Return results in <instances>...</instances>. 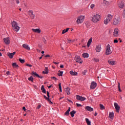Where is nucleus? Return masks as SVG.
I'll return each mask as SVG.
<instances>
[{"mask_svg": "<svg viewBox=\"0 0 125 125\" xmlns=\"http://www.w3.org/2000/svg\"><path fill=\"white\" fill-rule=\"evenodd\" d=\"M13 30H14L16 32H18L20 30V27L18 26V23L15 21L11 22Z\"/></svg>", "mask_w": 125, "mask_h": 125, "instance_id": "1", "label": "nucleus"}, {"mask_svg": "<svg viewBox=\"0 0 125 125\" xmlns=\"http://www.w3.org/2000/svg\"><path fill=\"white\" fill-rule=\"evenodd\" d=\"M113 19V16L111 14H108L104 19V24L107 25L109 22L111 21V20Z\"/></svg>", "mask_w": 125, "mask_h": 125, "instance_id": "2", "label": "nucleus"}, {"mask_svg": "<svg viewBox=\"0 0 125 125\" xmlns=\"http://www.w3.org/2000/svg\"><path fill=\"white\" fill-rule=\"evenodd\" d=\"M101 19V16L99 14H96L92 17V21L94 23H97Z\"/></svg>", "mask_w": 125, "mask_h": 125, "instance_id": "3", "label": "nucleus"}, {"mask_svg": "<svg viewBox=\"0 0 125 125\" xmlns=\"http://www.w3.org/2000/svg\"><path fill=\"white\" fill-rule=\"evenodd\" d=\"M112 24L114 26H118L121 24V18L120 17H116L113 19Z\"/></svg>", "mask_w": 125, "mask_h": 125, "instance_id": "4", "label": "nucleus"}, {"mask_svg": "<svg viewBox=\"0 0 125 125\" xmlns=\"http://www.w3.org/2000/svg\"><path fill=\"white\" fill-rule=\"evenodd\" d=\"M113 51L111 50V46L110 44H108L106 46V50H105V55H110L112 54Z\"/></svg>", "mask_w": 125, "mask_h": 125, "instance_id": "5", "label": "nucleus"}, {"mask_svg": "<svg viewBox=\"0 0 125 125\" xmlns=\"http://www.w3.org/2000/svg\"><path fill=\"white\" fill-rule=\"evenodd\" d=\"M83 21H84V16H80L77 18L76 23L77 24H82Z\"/></svg>", "mask_w": 125, "mask_h": 125, "instance_id": "6", "label": "nucleus"}, {"mask_svg": "<svg viewBox=\"0 0 125 125\" xmlns=\"http://www.w3.org/2000/svg\"><path fill=\"white\" fill-rule=\"evenodd\" d=\"M114 107L116 109V111L117 113H119L120 112V109H121V107L118 104V103H114Z\"/></svg>", "mask_w": 125, "mask_h": 125, "instance_id": "7", "label": "nucleus"}, {"mask_svg": "<svg viewBox=\"0 0 125 125\" xmlns=\"http://www.w3.org/2000/svg\"><path fill=\"white\" fill-rule=\"evenodd\" d=\"M28 14L30 16V17L31 18V19H35V15L34 14V11L32 10H29L28 11Z\"/></svg>", "mask_w": 125, "mask_h": 125, "instance_id": "8", "label": "nucleus"}, {"mask_svg": "<svg viewBox=\"0 0 125 125\" xmlns=\"http://www.w3.org/2000/svg\"><path fill=\"white\" fill-rule=\"evenodd\" d=\"M119 31V28H115L113 32V36H114V37H118Z\"/></svg>", "mask_w": 125, "mask_h": 125, "instance_id": "9", "label": "nucleus"}, {"mask_svg": "<svg viewBox=\"0 0 125 125\" xmlns=\"http://www.w3.org/2000/svg\"><path fill=\"white\" fill-rule=\"evenodd\" d=\"M76 99H77V100H80V101H84V100H85V99H86V98H85V97H83V96H81L80 95H77Z\"/></svg>", "mask_w": 125, "mask_h": 125, "instance_id": "10", "label": "nucleus"}, {"mask_svg": "<svg viewBox=\"0 0 125 125\" xmlns=\"http://www.w3.org/2000/svg\"><path fill=\"white\" fill-rule=\"evenodd\" d=\"M96 86H97V83H96L94 82H92L91 83V85L90 87L91 89H94L95 87H96Z\"/></svg>", "mask_w": 125, "mask_h": 125, "instance_id": "11", "label": "nucleus"}, {"mask_svg": "<svg viewBox=\"0 0 125 125\" xmlns=\"http://www.w3.org/2000/svg\"><path fill=\"white\" fill-rule=\"evenodd\" d=\"M74 59L75 61H76V62H77L78 63H79V64H82V59H81L80 56H76Z\"/></svg>", "mask_w": 125, "mask_h": 125, "instance_id": "12", "label": "nucleus"}, {"mask_svg": "<svg viewBox=\"0 0 125 125\" xmlns=\"http://www.w3.org/2000/svg\"><path fill=\"white\" fill-rule=\"evenodd\" d=\"M118 7L119 8H124L125 7V2L123 1L120 2L118 4Z\"/></svg>", "mask_w": 125, "mask_h": 125, "instance_id": "13", "label": "nucleus"}, {"mask_svg": "<svg viewBox=\"0 0 125 125\" xmlns=\"http://www.w3.org/2000/svg\"><path fill=\"white\" fill-rule=\"evenodd\" d=\"M47 101L48 102H49V104H53V103H52V102H51V100H50V98L49 97H50V96H49V92L47 91Z\"/></svg>", "mask_w": 125, "mask_h": 125, "instance_id": "14", "label": "nucleus"}, {"mask_svg": "<svg viewBox=\"0 0 125 125\" xmlns=\"http://www.w3.org/2000/svg\"><path fill=\"white\" fill-rule=\"evenodd\" d=\"M101 44H99L96 46V52H100L101 51Z\"/></svg>", "mask_w": 125, "mask_h": 125, "instance_id": "15", "label": "nucleus"}, {"mask_svg": "<svg viewBox=\"0 0 125 125\" xmlns=\"http://www.w3.org/2000/svg\"><path fill=\"white\" fill-rule=\"evenodd\" d=\"M3 41L6 44H9V43H10V41H9L8 37H7L6 38H4Z\"/></svg>", "mask_w": 125, "mask_h": 125, "instance_id": "16", "label": "nucleus"}, {"mask_svg": "<svg viewBox=\"0 0 125 125\" xmlns=\"http://www.w3.org/2000/svg\"><path fill=\"white\" fill-rule=\"evenodd\" d=\"M32 30L33 31V32H34V33H37L38 34H41V29H39V28H37V29H34L33 28L32 29Z\"/></svg>", "mask_w": 125, "mask_h": 125, "instance_id": "17", "label": "nucleus"}, {"mask_svg": "<svg viewBox=\"0 0 125 125\" xmlns=\"http://www.w3.org/2000/svg\"><path fill=\"white\" fill-rule=\"evenodd\" d=\"M85 109L86 111H88L89 112H92V111H93V109L91 107L88 106H85Z\"/></svg>", "mask_w": 125, "mask_h": 125, "instance_id": "18", "label": "nucleus"}, {"mask_svg": "<svg viewBox=\"0 0 125 125\" xmlns=\"http://www.w3.org/2000/svg\"><path fill=\"white\" fill-rule=\"evenodd\" d=\"M91 42H92V38H90L87 43V46L88 47H89L90 44H91Z\"/></svg>", "mask_w": 125, "mask_h": 125, "instance_id": "19", "label": "nucleus"}, {"mask_svg": "<svg viewBox=\"0 0 125 125\" xmlns=\"http://www.w3.org/2000/svg\"><path fill=\"white\" fill-rule=\"evenodd\" d=\"M108 62L109 65H116V62H115V61H112V60H109L108 61Z\"/></svg>", "mask_w": 125, "mask_h": 125, "instance_id": "20", "label": "nucleus"}, {"mask_svg": "<svg viewBox=\"0 0 125 125\" xmlns=\"http://www.w3.org/2000/svg\"><path fill=\"white\" fill-rule=\"evenodd\" d=\"M48 72H49L48 67H46L44 69V71H42V73L45 75H47L48 74Z\"/></svg>", "mask_w": 125, "mask_h": 125, "instance_id": "21", "label": "nucleus"}, {"mask_svg": "<svg viewBox=\"0 0 125 125\" xmlns=\"http://www.w3.org/2000/svg\"><path fill=\"white\" fill-rule=\"evenodd\" d=\"M70 111H71V107H69L68 109L65 112L64 115L65 116H69Z\"/></svg>", "mask_w": 125, "mask_h": 125, "instance_id": "22", "label": "nucleus"}, {"mask_svg": "<svg viewBox=\"0 0 125 125\" xmlns=\"http://www.w3.org/2000/svg\"><path fill=\"white\" fill-rule=\"evenodd\" d=\"M70 74L72 76H78V73L75 71L74 72L73 70L70 71Z\"/></svg>", "mask_w": 125, "mask_h": 125, "instance_id": "23", "label": "nucleus"}, {"mask_svg": "<svg viewBox=\"0 0 125 125\" xmlns=\"http://www.w3.org/2000/svg\"><path fill=\"white\" fill-rule=\"evenodd\" d=\"M22 47H23V48H25V49H27V50H30V48L27 44H23Z\"/></svg>", "mask_w": 125, "mask_h": 125, "instance_id": "24", "label": "nucleus"}, {"mask_svg": "<svg viewBox=\"0 0 125 125\" xmlns=\"http://www.w3.org/2000/svg\"><path fill=\"white\" fill-rule=\"evenodd\" d=\"M65 91L66 93V94H67V95H69V94H70V88L67 87L66 88H65Z\"/></svg>", "mask_w": 125, "mask_h": 125, "instance_id": "25", "label": "nucleus"}, {"mask_svg": "<svg viewBox=\"0 0 125 125\" xmlns=\"http://www.w3.org/2000/svg\"><path fill=\"white\" fill-rule=\"evenodd\" d=\"M12 66L13 68H19V65L16 62H13Z\"/></svg>", "mask_w": 125, "mask_h": 125, "instance_id": "26", "label": "nucleus"}, {"mask_svg": "<svg viewBox=\"0 0 125 125\" xmlns=\"http://www.w3.org/2000/svg\"><path fill=\"white\" fill-rule=\"evenodd\" d=\"M76 110H73L72 111L70 112V115L72 118H74V117L75 116V114H76Z\"/></svg>", "mask_w": 125, "mask_h": 125, "instance_id": "27", "label": "nucleus"}, {"mask_svg": "<svg viewBox=\"0 0 125 125\" xmlns=\"http://www.w3.org/2000/svg\"><path fill=\"white\" fill-rule=\"evenodd\" d=\"M85 120L87 125H91V122L89 121V119L88 118H85Z\"/></svg>", "mask_w": 125, "mask_h": 125, "instance_id": "28", "label": "nucleus"}, {"mask_svg": "<svg viewBox=\"0 0 125 125\" xmlns=\"http://www.w3.org/2000/svg\"><path fill=\"white\" fill-rule=\"evenodd\" d=\"M41 90L42 91V92H43V93H46V91L45 90L43 85H42L41 87Z\"/></svg>", "mask_w": 125, "mask_h": 125, "instance_id": "29", "label": "nucleus"}, {"mask_svg": "<svg viewBox=\"0 0 125 125\" xmlns=\"http://www.w3.org/2000/svg\"><path fill=\"white\" fill-rule=\"evenodd\" d=\"M31 75H32V76L34 77H39V74H38L36 72L33 71Z\"/></svg>", "mask_w": 125, "mask_h": 125, "instance_id": "30", "label": "nucleus"}, {"mask_svg": "<svg viewBox=\"0 0 125 125\" xmlns=\"http://www.w3.org/2000/svg\"><path fill=\"white\" fill-rule=\"evenodd\" d=\"M83 56L84 58H88L89 55L87 53H84L83 54Z\"/></svg>", "mask_w": 125, "mask_h": 125, "instance_id": "31", "label": "nucleus"}, {"mask_svg": "<svg viewBox=\"0 0 125 125\" xmlns=\"http://www.w3.org/2000/svg\"><path fill=\"white\" fill-rule=\"evenodd\" d=\"M109 117L110 119H112V118H113V117H114V112H110L109 115Z\"/></svg>", "mask_w": 125, "mask_h": 125, "instance_id": "32", "label": "nucleus"}, {"mask_svg": "<svg viewBox=\"0 0 125 125\" xmlns=\"http://www.w3.org/2000/svg\"><path fill=\"white\" fill-rule=\"evenodd\" d=\"M8 56H9V58H12L13 57V55L12 54V53H7Z\"/></svg>", "mask_w": 125, "mask_h": 125, "instance_id": "33", "label": "nucleus"}, {"mask_svg": "<svg viewBox=\"0 0 125 125\" xmlns=\"http://www.w3.org/2000/svg\"><path fill=\"white\" fill-rule=\"evenodd\" d=\"M100 107L101 110H104L105 109V107L102 104H100Z\"/></svg>", "mask_w": 125, "mask_h": 125, "instance_id": "34", "label": "nucleus"}, {"mask_svg": "<svg viewBox=\"0 0 125 125\" xmlns=\"http://www.w3.org/2000/svg\"><path fill=\"white\" fill-rule=\"evenodd\" d=\"M28 80L32 83L34 82V78H33V76H31L30 77L28 78Z\"/></svg>", "mask_w": 125, "mask_h": 125, "instance_id": "35", "label": "nucleus"}, {"mask_svg": "<svg viewBox=\"0 0 125 125\" xmlns=\"http://www.w3.org/2000/svg\"><path fill=\"white\" fill-rule=\"evenodd\" d=\"M60 73L58 74L59 77H62L63 76V71H59Z\"/></svg>", "mask_w": 125, "mask_h": 125, "instance_id": "36", "label": "nucleus"}, {"mask_svg": "<svg viewBox=\"0 0 125 125\" xmlns=\"http://www.w3.org/2000/svg\"><path fill=\"white\" fill-rule=\"evenodd\" d=\"M19 61L22 64H23V63H25V60H22L21 58L19 59Z\"/></svg>", "mask_w": 125, "mask_h": 125, "instance_id": "37", "label": "nucleus"}, {"mask_svg": "<svg viewBox=\"0 0 125 125\" xmlns=\"http://www.w3.org/2000/svg\"><path fill=\"white\" fill-rule=\"evenodd\" d=\"M59 88L61 92H62V87H61V83H60L59 84Z\"/></svg>", "mask_w": 125, "mask_h": 125, "instance_id": "38", "label": "nucleus"}, {"mask_svg": "<svg viewBox=\"0 0 125 125\" xmlns=\"http://www.w3.org/2000/svg\"><path fill=\"white\" fill-rule=\"evenodd\" d=\"M120 85V83H118L119 91H120V92H122V89H121V86Z\"/></svg>", "mask_w": 125, "mask_h": 125, "instance_id": "39", "label": "nucleus"}, {"mask_svg": "<svg viewBox=\"0 0 125 125\" xmlns=\"http://www.w3.org/2000/svg\"><path fill=\"white\" fill-rule=\"evenodd\" d=\"M42 40L43 42H44V43L46 44V40H45V38L43 37L42 38Z\"/></svg>", "mask_w": 125, "mask_h": 125, "instance_id": "40", "label": "nucleus"}, {"mask_svg": "<svg viewBox=\"0 0 125 125\" xmlns=\"http://www.w3.org/2000/svg\"><path fill=\"white\" fill-rule=\"evenodd\" d=\"M93 61L94 62H98L99 61V59H94Z\"/></svg>", "mask_w": 125, "mask_h": 125, "instance_id": "41", "label": "nucleus"}, {"mask_svg": "<svg viewBox=\"0 0 125 125\" xmlns=\"http://www.w3.org/2000/svg\"><path fill=\"white\" fill-rule=\"evenodd\" d=\"M94 6H95V5L93 4H92L90 6V8L92 9L94 8Z\"/></svg>", "mask_w": 125, "mask_h": 125, "instance_id": "42", "label": "nucleus"}, {"mask_svg": "<svg viewBox=\"0 0 125 125\" xmlns=\"http://www.w3.org/2000/svg\"><path fill=\"white\" fill-rule=\"evenodd\" d=\"M76 106L77 107H82V104L77 103Z\"/></svg>", "mask_w": 125, "mask_h": 125, "instance_id": "43", "label": "nucleus"}, {"mask_svg": "<svg viewBox=\"0 0 125 125\" xmlns=\"http://www.w3.org/2000/svg\"><path fill=\"white\" fill-rule=\"evenodd\" d=\"M86 72H87V71L84 70V71H83V73H82L83 75H86Z\"/></svg>", "mask_w": 125, "mask_h": 125, "instance_id": "44", "label": "nucleus"}, {"mask_svg": "<svg viewBox=\"0 0 125 125\" xmlns=\"http://www.w3.org/2000/svg\"><path fill=\"white\" fill-rule=\"evenodd\" d=\"M65 33H66V30L64 29L63 30H62V35H63V34H65Z\"/></svg>", "mask_w": 125, "mask_h": 125, "instance_id": "45", "label": "nucleus"}, {"mask_svg": "<svg viewBox=\"0 0 125 125\" xmlns=\"http://www.w3.org/2000/svg\"><path fill=\"white\" fill-rule=\"evenodd\" d=\"M17 4H19L20 3V1H19V0H15Z\"/></svg>", "mask_w": 125, "mask_h": 125, "instance_id": "46", "label": "nucleus"}, {"mask_svg": "<svg viewBox=\"0 0 125 125\" xmlns=\"http://www.w3.org/2000/svg\"><path fill=\"white\" fill-rule=\"evenodd\" d=\"M119 41H118V40H114V43H118Z\"/></svg>", "mask_w": 125, "mask_h": 125, "instance_id": "47", "label": "nucleus"}, {"mask_svg": "<svg viewBox=\"0 0 125 125\" xmlns=\"http://www.w3.org/2000/svg\"><path fill=\"white\" fill-rule=\"evenodd\" d=\"M43 97H44V99H45V100L47 101V99H48V98H47V97H46V96H45V95H44Z\"/></svg>", "mask_w": 125, "mask_h": 125, "instance_id": "48", "label": "nucleus"}, {"mask_svg": "<svg viewBox=\"0 0 125 125\" xmlns=\"http://www.w3.org/2000/svg\"><path fill=\"white\" fill-rule=\"evenodd\" d=\"M22 110H23L24 111V112H26V111L27 110V109H26V107L25 106H23L22 107Z\"/></svg>", "mask_w": 125, "mask_h": 125, "instance_id": "49", "label": "nucleus"}, {"mask_svg": "<svg viewBox=\"0 0 125 125\" xmlns=\"http://www.w3.org/2000/svg\"><path fill=\"white\" fill-rule=\"evenodd\" d=\"M26 66H27L28 67H32V65L30 64H26Z\"/></svg>", "mask_w": 125, "mask_h": 125, "instance_id": "50", "label": "nucleus"}, {"mask_svg": "<svg viewBox=\"0 0 125 125\" xmlns=\"http://www.w3.org/2000/svg\"><path fill=\"white\" fill-rule=\"evenodd\" d=\"M51 79H54V80H55V81H57L58 80L55 77H51Z\"/></svg>", "mask_w": 125, "mask_h": 125, "instance_id": "51", "label": "nucleus"}, {"mask_svg": "<svg viewBox=\"0 0 125 125\" xmlns=\"http://www.w3.org/2000/svg\"><path fill=\"white\" fill-rule=\"evenodd\" d=\"M66 100H67V101H69V102H70V103H72L73 102H72L71 100H70L69 99H66Z\"/></svg>", "mask_w": 125, "mask_h": 125, "instance_id": "52", "label": "nucleus"}, {"mask_svg": "<svg viewBox=\"0 0 125 125\" xmlns=\"http://www.w3.org/2000/svg\"><path fill=\"white\" fill-rule=\"evenodd\" d=\"M37 78H40V79H42V78H43V77L39 75V76H38Z\"/></svg>", "mask_w": 125, "mask_h": 125, "instance_id": "53", "label": "nucleus"}, {"mask_svg": "<svg viewBox=\"0 0 125 125\" xmlns=\"http://www.w3.org/2000/svg\"><path fill=\"white\" fill-rule=\"evenodd\" d=\"M71 41L69 40V39L67 40V42H68L69 43H70V42H71Z\"/></svg>", "mask_w": 125, "mask_h": 125, "instance_id": "54", "label": "nucleus"}, {"mask_svg": "<svg viewBox=\"0 0 125 125\" xmlns=\"http://www.w3.org/2000/svg\"><path fill=\"white\" fill-rule=\"evenodd\" d=\"M16 54V52H13V53H12V54H13V56H14V55H15Z\"/></svg>", "mask_w": 125, "mask_h": 125, "instance_id": "55", "label": "nucleus"}, {"mask_svg": "<svg viewBox=\"0 0 125 125\" xmlns=\"http://www.w3.org/2000/svg\"><path fill=\"white\" fill-rule=\"evenodd\" d=\"M41 105L39 104V105L37 106V109H40V108H41Z\"/></svg>", "mask_w": 125, "mask_h": 125, "instance_id": "56", "label": "nucleus"}, {"mask_svg": "<svg viewBox=\"0 0 125 125\" xmlns=\"http://www.w3.org/2000/svg\"><path fill=\"white\" fill-rule=\"evenodd\" d=\"M69 29H70V28H66V29H65V32H66V33H67V32H68V31H69Z\"/></svg>", "mask_w": 125, "mask_h": 125, "instance_id": "57", "label": "nucleus"}, {"mask_svg": "<svg viewBox=\"0 0 125 125\" xmlns=\"http://www.w3.org/2000/svg\"><path fill=\"white\" fill-rule=\"evenodd\" d=\"M53 63L54 64H55L56 65H57V64H59V62H53Z\"/></svg>", "mask_w": 125, "mask_h": 125, "instance_id": "58", "label": "nucleus"}, {"mask_svg": "<svg viewBox=\"0 0 125 125\" xmlns=\"http://www.w3.org/2000/svg\"><path fill=\"white\" fill-rule=\"evenodd\" d=\"M6 74L7 75H10V72H9V71H7L6 72Z\"/></svg>", "mask_w": 125, "mask_h": 125, "instance_id": "59", "label": "nucleus"}, {"mask_svg": "<svg viewBox=\"0 0 125 125\" xmlns=\"http://www.w3.org/2000/svg\"><path fill=\"white\" fill-rule=\"evenodd\" d=\"M52 87V84H51V85H50L49 86H48V88H50Z\"/></svg>", "mask_w": 125, "mask_h": 125, "instance_id": "60", "label": "nucleus"}, {"mask_svg": "<svg viewBox=\"0 0 125 125\" xmlns=\"http://www.w3.org/2000/svg\"><path fill=\"white\" fill-rule=\"evenodd\" d=\"M60 67V68H64V65H63V64H61Z\"/></svg>", "mask_w": 125, "mask_h": 125, "instance_id": "61", "label": "nucleus"}, {"mask_svg": "<svg viewBox=\"0 0 125 125\" xmlns=\"http://www.w3.org/2000/svg\"><path fill=\"white\" fill-rule=\"evenodd\" d=\"M45 57H50V55H46L45 56Z\"/></svg>", "mask_w": 125, "mask_h": 125, "instance_id": "62", "label": "nucleus"}, {"mask_svg": "<svg viewBox=\"0 0 125 125\" xmlns=\"http://www.w3.org/2000/svg\"><path fill=\"white\" fill-rule=\"evenodd\" d=\"M43 56V55H42V56L39 58V59L41 60L42 58V57Z\"/></svg>", "mask_w": 125, "mask_h": 125, "instance_id": "63", "label": "nucleus"}, {"mask_svg": "<svg viewBox=\"0 0 125 125\" xmlns=\"http://www.w3.org/2000/svg\"><path fill=\"white\" fill-rule=\"evenodd\" d=\"M94 116H97V112L95 113Z\"/></svg>", "mask_w": 125, "mask_h": 125, "instance_id": "64", "label": "nucleus"}]
</instances>
